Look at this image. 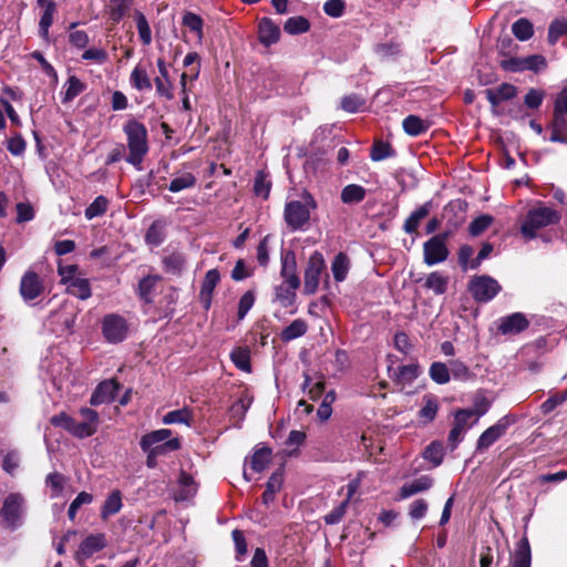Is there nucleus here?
<instances>
[{"mask_svg":"<svg viewBox=\"0 0 567 567\" xmlns=\"http://www.w3.org/2000/svg\"><path fill=\"white\" fill-rule=\"evenodd\" d=\"M505 432V425L502 424H495L487 430H485L476 445V450L483 451L488 449L495 441H497Z\"/></svg>","mask_w":567,"mask_h":567,"instance_id":"22","label":"nucleus"},{"mask_svg":"<svg viewBox=\"0 0 567 567\" xmlns=\"http://www.w3.org/2000/svg\"><path fill=\"white\" fill-rule=\"evenodd\" d=\"M310 28L309 21L303 17H292L289 18L285 25L284 30L289 34H299L307 32Z\"/></svg>","mask_w":567,"mask_h":567,"instance_id":"43","label":"nucleus"},{"mask_svg":"<svg viewBox=\"0 0 567 567\" xmlns=\"http://www.w3.org/2000/svg\"><path fill=\"white\" fill-rule=\"evenodd\" d=\"M85 90L84 83H82L76 76L72 75L66 81V91L64 93L63 102H70Z\"/></svg>","mask_w":567,"mask_h":567,"instance_id":"49","label":"nucleus"},{"mask_svg":"<svg viewBox=\"0 0 567 567\" xmlns=\"http://www.w3.org/2000/svg\"><path fill=\"white\" fill-rule=\"evenodd\" d=\"M430 210L426 205L420 206L405 220L404 230L408 234L416 233L420 221L429 215Z\"/></svg>","mask_w":567,"mask_h":567,"instance_id":"34","label":"nucleus"},{"mask_svg":"<svg viewBox=\"0 0 567 567\" xmlns=\"http://www.w3.org/2000/svg\"><path fill=\"white\" fill-rule=\"evenodd\" d=\"M346 2L344 0H328L323 4V11L327 16L332 18H339L344 13Z\"/></svg>","mask_w":567,"mask_h":567,"instance_id":"61","label":"nucleus"},{"mask_svg":"<svg viewBox=\"0 0 567 567\" xmlns=\"http://www.w3.org/2000/svg\"><path fill=\"white\" fill-rule=\"evenodd\" d=\"M474 416V411L471 409L457 410L454 415L453 426L449 433V442L454 449L462 440V435L470 427L468 420Z\"/></svg>","mask_w":567,"mask_h":567,"instance_id":"10","label":"nucleus"},{"mask_svg":"<svg viewBox=\"0 0 567 567\" xmlns=\"http://www.w3.org/2000/svg\"><path fill=\"white\" fill-rule=\"evenodd\" d=\"M69 292L81 299L86 300L91 297V287L87 279L75 278L70 282Z\"/></svg>","mask_w":567,"mask_h":567,"instance_id":"37","label":"nucleus"},{"mask_svg":"<svg viewBox=\"0 0 567 567\" xmlns=\"http://www.w3.org/2000/svg\"><path fill=\"white\" fill-rule=\"evenodd\" d=\"M493 217L489 215H482L475 218L468 226V231L473 237L482 235L492 224Z\"/></svg>","mask_w":567,"mask_h":567,"instance_id":"51","label":"nucleus"},{"mask_svg":"<svg viewBox=\"0 0 567 567\" xmlns=\"http://www.w3.org/2000/svg\"><path fill=\"white\" fill-rule=\"evenodd\" d=\"M19 291L22 299L29 302L42 295L44 285L37 272L28 270L21 277Z\"/></svg>","mask_w":567,"mask_h":567,"instance_id":"8","label":"nucleus"},{"mask_svg":"<svg viewBox=\"0 0 567 567\" xmlns=\"http://www.w3.org/2000/svg\"><path fill=\"white\" fill-rule=\"evenodd\" d=\"M394 155V151L389 143L375 142L371 148L370 157L374 162L383 161Z\"/></svg>","mask_w":567,"mask_h":567,"instance_id":"48","label":"nucleus"},{"mask_svg":"<svg viewBox=\"0 0 567 567\" xmlns=\"http://www.w3.org/2000/svg\"><path fill=\"white\" fill-rule=\"evenodd\" d=\"M449 367L450 375L452 374L454 379L467 381L472 378L470 369L462 361L452 360L450 361Z\"/></svg>","mask_w":567,"mask_h":567,"instance_id":"52","label":"nucleus"},{"mask_svg":"<svg viewBox=\"0 0 567 567\" xmlns=\"http://www.w3.org/2000/svg\"><path fill=\"white\" fill-rule=\"evenodd\" d=\"M564 114H567V86L558 93L554 103L553 116H555L556 124L563 125Z\"/></svg>","mask_w":567,"mask_h":567,"instance_id":"41","label":"nucleus"},{"mask_svg":"<svg viewBox=\"0 0 567 567\" xmlns=\"http://www.w3.org/2000/svg\"><path fill=\"white\" fill-rule=\"evenodd\" d=\"M136 27L140 38L144 44H150L152 41V32L145 16L141 12L136 14Z\"/></svg>","mask_w":567,"mask_h":567,"instance_id":"57","label":"nucleus"},{"mask_svg":"<svg viewBox=\"0 0 567 567\" xmlns=\"http://www.w3.org/2000/svg\"><path fill=\"white\" fill-rule=\"evenodd\" d=\"M183 24L190 31L196 32L198 38L203 37V19L199 16L187 12L183 18Z\"/></svg>","mask_w":567,"mask_h":567,"instance_id":"59","label":"nucleus"},{"mask_svg":"<svg viewBox=\"0 0 567 567\" xmlns=\"http://www.w3.org/2000/svg\"><path fill=\"white\" fill-rule=\"evenodd\" d=\"M447 282L446 277L435 271L426 277L424 286L436 295H442L446 291Z\"/></svg>","mask_w":567,"mask_h":567,"instance_id":"40","label":"nucleus"},{"mask_svg":"<svg viewBox=\"0 0 567 567\" xmlns=\"http://www.w3.org/2000/svg\"><path fill=\"white\" fill-rule=\"evenodd\" d=\"M105 537L103 534L90 535L80 545L75 558L81 560L87 558L105 547Z\"/></svg>","mask_w":567,"mask_h":567,"instance_id":"14","label":"nucleus"},{"mask_svg":"<svg viewBox=\"0 0 567 567\" xmlns=\"http://www.w3.org/2000/svg\"><path fill=\"white\" fill-rule=\"evenodd\" d=\"M280 275L284 279L282 284L289 285L291 288H299L300 280L297 276L296 256L292 251L282 255Z\"/></svg>","mask_w":567,"mask_h":567,"instance_id":"13","label":"nucleus"},{"mask_svg":"<svg viewBox=\"0 0 567 567\" xmlns=\"http://www.w3.org/2000/svg\"><path fill=\"white\" fill-rule=\"evenodd\" d=\"M230 359L234 364L241 371H250V351L246 347H238L230 353Z\"/></svg>","mask_w":567,"mask_h":567,"instance_id":"35","label":"nucleus"},{"mask_svg":"<svg viewBox=\"0 0 567 567\" xmlns=\"http://www.w3.org/2000/svg\"><path fill=\"white\" fill-rule=\"evenodd\" d=\"M284 483L282 472L277 471L269 477L266 489L261 496L262 503L268 506L275 499L276 494L281 489Z\"/></svg>","mask_w":567,"mask_h":567,"instance_id":"19","label":"nucleus"},{"mask_svg":"<svg viewBox=\"0 0 567 567\" xmlns=\"http://www.w3.org/2000/svg\"><path fill=\"white\" fill-rule=\"evenodd\" d=\"M178 491L175 493L177 502H184L193 498L197 493V484L193 477L185 471H182L178 478Z\"/></svg>","mask_w":567,"mask_h":567,"instance_id":"15","label":"nucleus"},{"mask_svg":"<svg viewBox=\"0 0 567 567\" xmlns=\"http://www.w3.org/2000/svg\"><path fill=\"white\" fill-rule=\"evenodd\" d=\"M424 457L437 466L442 463L444 455V447L441 443L432 442L423 453Z\"/></svg>","mask_w":567,"mask_h":567,"instance_id":"50","label":"nucleus"},{"mask_svg":"<svg viewBox=\"0 0 567 567\" xmlns=\"http://www.w3.org/2000/svg\"><path fill=\"white\" fill-rule=\"evenodd\" d=\"M348 505V501L340 503L334 509L324 516V522L329 525L338 524L344 516Z\"/></svg>","mask_w":567,"mask_h":567,"instance_id":"63","label":"nucleus"},{"mask_svg":"<svg viewBox=\"0 0 567 567\" xmlns=\"http://www.w3.org/2000/svg\"><path fill=\"white\" fill-rule=\"evenodd\" d=\"M559 220L560 214L557 210L538 204L527 212L520 225V233L526 239H534L538 230L556 225Z\"/></svg>","mask_w":567,"mask_h":567,"instance_id":"1","label":"nucleus"},{"mask_svg":"<svg viewBox=\"0 0 567 567\" xmlns=\"http://www.w3.org/2000/svg\"><path fill=\"white\" fill-rule=\"evenodd\" d=\"M126 320L116 313L106 315L102 320V333L111 343L122 342L127 334Z\"/></svg>","mask_w":567,"mask_h":567,"instance_id":"6","label":"nucleus"},{"mask_svg":"<svg viewBox=\"0 0 567 567\" xmlns=\"http://www.w3.org/2000/svg\"><path fill=\"white\" fill-rule=\"evenodd\" d=\"M196 182L197 179L194 174L185 172L172 179L168 189L172 193H178L181 190L194 187Z\"/></svg>","mask_w":567,"mask_h":567,"instance_id":"33","label":"nucleus"},{"mask_svg":"<svg viewBox=\"0 0 567 567\" xmlns=\"http://www.w3.org/2000/svg\"><path fill=\"white\" fill-rule=\"evenodd\" d=\"M96 432L95 429L91 427L85 421L78 422L73 420V425L71 429V434L84 439L93 435Z\"/></svg>","mask_w":567,"mask_h":567,"instance_id":"62","label":"nucleus"},{"mask_svg":"<svg viewBox=\"0 0 567 567\" xmlns=\"http://www.w3.org/2000/svg\"><path fill=\"white\" fill-rule=\"evenodd\" d=\"M166 270L172 274H181L186 265V258L183 254L173 252L164 258Z\"/></svg>","mask_w":567,"mask_h":567,"instance_id":"47","label":"nucleus"},{"mask_svg":"<svg viewBox=\"0 0 567 567\" xmlns=\"http://www.w3.org/2000/svg\"><path fill=\"white\" fill-rule=\"evenodd\" d=\"M430 377L437 384H445L450 381V367L442 362H434L430 367Z\"/></svg>","mask_w":567,"mask_h":567,"instance_id":"42","label":"nucleus"},{"mask_svg":"<svg viewBox=\"0 0 567 567\" xmlns=\"http://www.w3.org/2000/svg\"><path fill=\"white\" fill-rule=\"evenodd\" d=\"M439 410V404L435 398L424 396V405L419 411V417L423 423L432 422Z\"/></svg>","mask_w":567,"mask_h":567,"instance_id":"38","label":"nucleus"},{"mask_svg":"<svg viewBox=\"0 0 567 567\" xmlns=\"http://www.w3.org/2000/svg\"><path fill=\"white\" fill-rule=\"evenodd\" d=\"M131 84L138 91L151 90L152 82L145 69L136 65L130 76Z\"/></svg>","mask_w":567,"mask_h":567,"instance_id":"30","label":"nucleus"},{"mask_svg":"<svg viewBox=\"0 0 567 567\" xmlns=\"http://www.w3.org/2000/svg\"><path fill=\"white\" fill-rule=\"evenodd\" d=\"M171 436V430L161 429L143 435L140 444L143 451H148L154 446L162 445L163 443L172 440Z\"/></svg>","mask_w":567,"mask_h":567,"instance_id":"17","label":"nucleus"},{"mask_svg":"<svg viewBox=\"0 0 567 567\" xmlns=\"http://www.w3.org/2000/svg\"><path fill=\"white\" fill-rule=\"evenodd\" d=\"M55 10H56L55 2H47L45 3V9H43V13H42V17L39 22L40 35L43 39H48V37H49V28L53 23V16H54Z\"/></svg>","mask_w":567,"mask_h":567,"instance_id":"36","label":"nucleus"},{"mask_svg":"<svg viewBox=\"0 0 567 567\" xmlns=\"http://www.w3.org/2000/svg\"><path fill=\"white\" fill-rule=\"evenodd\" d=\"M190 411L187 409H181L171 411L163 417V423L165 424H175V423H185L188 424L190 420Z\"/></svg>","mask_w":567,"mask_h":567,"instance_id":"54","label":"nucleus"},{"mask_svg":"<svg viewBox=\"0 0 567 567\" xmlns=\"http://www.w3.org/2000/svg\"><path fill=\"white\" fill-rule=\"evenodd\" d=\"M280 37V29L270 19L264 18L259 22V41L269 47L276 43Z\"/></svg>","mask_w":567,"mask_h":567,"instance_id":"16","label":"nucleus"},{"mask_svg":"<svg viewBox=\"0 0 567 567\" xmlns=\"http://www.w3.org/2000/svg\"><path fill=\"white\" fill-rule=\"evenodd\" d=\"M92 501H93V496L90 493H87V492L79 493V495L73 499V502L71 503V505L69 507V511H68L69 518L71 520H74L78 509L84 504L92 503Z\"/></svg>","mask_w":567,"mask_h":567,"instance_id":"58","label":"nucleus"},{"mask_svg":"<svg viewBox=\"0 0 567 567\" xmlns=\"http://www.w3.org/2000/svg\"><path fill=\"white\" fill-rule=\"evenodd\" d=\"M433 484V480L429 476H421L419 478H415L409 484H404L400 488V495L402 498L411 497L412 495L427 491Z\"/></svg>","mask_w":567,"mask_h":567,"instance_id":"21","label":"nucleus"},{"mask_svg":"<svg viewBox=\"0 0 567 567\" xmlns=\"http://www.w3.org/2000/svg\"><path fill=\"white\" fill-rule=\"evenodd\" d=\"M118 388L120 385L115 380H105L101 382L93 391L90 403L96 406L112 402Z\"/></svg>","mask_w":567,"mask_h":567,"instance_id":"12","label":"nucleus"},{"mask_svg":"<svg viewBox=\"0 0 567 567\" xmlns=\"http://www.w3.org/2000/svg\"><path fill=\"white\" fill-rule=\"evenodd\" d=\"M512 32L519 41H527L534 34V27L528 19L520 18L513 23Z\"/></svg>","mask_w":567,"mask_h":567,"instance_id":"31","label":"nucleus"},{"mask_svg":"<svg viewBox=\"0 0 567 567\" xmlns=\"http://www.w3.org/2000/svg\"><path fill=\"white\" fill-rule=\"evenodd\" d=\"M181 446L178 439L169 440L162 445L154 446L153 449L146 451L148 453L146 465L148 467L155 466V458L157 455L165 453L166 451H176Z\"/></svg>","mask_w":567,"mask_h":567,"instance_id":"27","label":"nucleus"},{"mask_svg":"<svg viewBox=\"0 0 567 567\" xmlns=\"http://www.w3.org/2000/svg\"><path fill=\"white\" fill-rule=\"evenodd\" d=\"M565 34H567V21L555 20L549 25L548 42L555 44L557 40Z\"/></svg>","mask_w":567,"mask_h":567,"instance_id":"55","label":"nucleus"},{"mask_svg":"<svg viewBox=\"0 0 567 567\" xmlns=\"http://www.w3.org/2000/svg\"><path fill=\"white\" fill-rule=\"evenodd\" d=\"M419 375V365L417 364H406L401 365L395 372L396 381L402 384H408L413 382Z\"/></svg>","mask_w":567,"mask_h":567,"instance_id":"45","label":"nucleus"},{"mask_svg":"<svg viewBox=\"0 0 567 567\" xmlns=\"http://www.w3.org/2000/svg\"><path fill=\"white\" fill-rule=\"evenodd\" d=\"M501 289L499 284L487 276L476 277L471 281L470 290L475 300L486 302L494 298Z\"/></svg>","mask_w":567,"mask_h":567,"instance_id":"7","label":"nucleus"},{"mask_svg":"<svg viewBox=\"0 0 567 567\" xmlns=\"http://www.w3.org/2000/svg\"><path fill=\"white\" fill-rule=\"evenodd\" d=\"M65 481L66 480H65L64 475H62V474H60L58 472L50 473L47 476L45 484L51 489V497L52 498H55V497L60 496V494L62 493V491L64 488Z\"/></svg>","mask_w":567,"mask_h":567,"instance_id":"46","label":"nucleus"},{"mask_svg":"<svg viewBox=\"0 0 567 567\" xmlns=\"http://www.w3.org/2000/svg\"><path fill=\"white\" fill-rule=\"evenodd\" d=\"M365 197V189L357 184L347 185L341 192V200L344 204L360 203Z\"/></svg>","mask_w":567,"mask_h":567,"instance_id":"29","label":"nucleus"},{"mask_svg":"<svg viewBox=\"0 0 567 567\" xmlns=\"http://www.w3.org/2000/svg\"><path fill=\"white\" fill-rule=\"evenodd\" d=\"M219 279H220L219 272L216 269H210L205 275L199 295H200L202 301L205 302L206 308H208L210 305L212 293H213L216 285L218 284Z\"/></svg>","mask_w":567,"mask_h":567,"instance_id":"20","label":"nucleus"},{"mask_svg":"<svg viewBox=\"0 0 567 567\" xmlns=\"http://www.w3.org/2000/svg\"><path fill=\"white\" fill-rule=\"evenodd\" d=\"M122 508V496L120 491H113L105 499L102 509V519H107L110 516L115 515Z\"/></svg>","mask_w":567,"mask_h":567,"instance_id":"25","label":"nucleus"},{"mask_svg":"<svg viewBox=\"0 0 567 567\" xmlns=\"http://www.w3.org/2000/svg\"><path fill=\"white\" fill-rule=\"evenodd\" d=\"M364 105V100L357 94H349L342 97L341 107L346 112H358Z\"/></svg>","mask_w":567,"mask_h":567,"instance_id":"56","label":"nucleus"},{"mask_svg":"<svg viewBox=\"0 0 567 567\" xmlns=\"http://www.w3.org/2000/svg\"><path fill=\"white\" fill-rule=\"evenodd\" d=\"M544 92L537 89H530L524 97V103L530 109H538L544 100Z\"/></svg>","mask_w":567,"mask_h":567,"instance_id":"64","label":"nucleus"},{"mask_svg":"<svg viewBox=\"0 0 567 567\" xmlns=\"http://www.w3.org/2000/svg\"><path fill=\"white\" fill-rule=\"evenodd\" d=\"M25 497L21 493H10L0 507V523L3 528L16 530L23 524Z\"/></svg>","mask_w":567,"mask_h":567,"instance_id":"3","label":"nucleus"},{"mask_svg":"<svg viewBox=\"0 0 567 567\" xmlns=\"http://www.w3.org/2000/svg\"><path fill=\"white\" fill-rule=\"evenodd\" d=\"M403 130L411 136H417L426 132L430 127V121L423 120L416 115H409L403 120Z\"/></svg>","mask_w":567,"mask_h":567,"instance_id":"23","label":"nucleus"},{"mask_svg":"<svg viewBox=\"0 0 567 567\" xmlns=\"http://www.w3.org/2000/svg\"><path fill=\"white\" fill-rule=\"evenodd\" d=\"M449 254L447 246L437 237H431L423 244V260L429 266L445 261Z\"/></svg>","mask_w":567,"mask_h":567,"instance_id":"9","label":"nucleus"},{"mask_svg":"<svg viewBox=\"0 0 567 567\" xmlns=\"http://www.w3.org/2000/svg\"><path fill=\"white\" fill-rule=\"evenodd\" d=\"M272 456L271 449L267 446H261L257 449L250 460V467L252 471L260 473L262 472L267 465L270 463Z\"/></svg>","mask_w":567,"mask_h":567,"instance_id":"24","label":"nucleus"},{"mask_svg":"<svg viewBox=\"0 0 567 567\" xmlns=\"http://www.w3.org/2000/svg\"><path fill=\"white\" fill-rule=\"evenodd\" d=\"M298 288H291V286L281 284L275 288V298L284 307H290L296 300V290Z\"/></svg>","mask_w":567,"mask_h":567,"instance_id":"28","label":"nucleus"},{"mask_svg":"<svg viewBox=\"0 0 567 567\" xmlns=\"http://www.w3.org/2000/svg\"><path fill=\"white\" fill-rule=\"evenodd\" d=\"M532 553L528 539L522 538L512 559V567H530Z\"/></svg>","mask_w":567,"mask_h":567,"instance_id":"18","label":"nucleus"},{"mask_svg":"<svg viewBox=\"0 0 567 567\" xmlns=\"http://www.w3.org/2000/svg\"><path fill=\"white\" fill-rule=\"evenodd\" d=\"M326 383L323 380H319L315 383L311 382V378L308 374H305V381L302 384L303 389H308V395L311 400H318L323 391H324Z\"/></svg>","mask_w":567,"mask_h":567,"instance_id":"53","label":"nucleus"},{"mask_svg":"<svg viewBox=\"0 0 567 567\" xmlns=\"http://www.w3.org/2000/svg\"><path fill=\"white\" fill-rule=\"evenodd\" d=\"M326 268L324 258L321 252L315 251L308 260V266L305 271L303 292L306 295H313L319 286L320 276Z\"/></svg>","mask_w":567,"mask_h":567,"instance_id":"5","label":"nucleus"},{"mask_svg":"<svg viewBox=\"0 0 567 567\" xmlns=\"http://www.w3.org/2000/svg\"><path fill=\"white\" fill-rule=\"evenodd\" d=\"M124 133L127 136V146L130 150L126 161L137 166L143 162L148 151L147 130L144 124L136 120H131L124 125Z\"/></svg>","mask_w":567,"mask_h":567,"instance_id":"2","label":"nucleus"},{"mask_svg":"<svg viewBox=\"0 0 567 567\" xmlns=\"http://www.w3.org/2000/svg\"><path fill=\"white\" fill-rule=\"evenodd\" d=\"M109 206V200L104 196H97L92 204L85 209L86 219L91 220L95 217L102 216Z\"/></svg>","mask_w":567,"mask_h":567,"instance_id":"44","label":"nucleus"},{"mask_svg":"<svg viewBox=\"0 0 567 567\" xmlns=\"http://www.w3.org/2000/svg\"><path fill=\"white\" fill-rule=\"evenodd\" d=\"M255 303V295L251 290L246 291L238 303V319L243 320Z\"/></svg>","mask_w":567,"mask_h":567,"instance_id":"60","label":"nucleus"},{"mask_svg":"<svg viewBox=\"0 0 567 567\" xmlns=\"http://www.w3.org/2000/svg\"><path fill=\"white\" fill-rule=\"evenodd\" d=\"M307 329L308 326L305 320L296 319L281 331L280 338L282 341L288 342L303 336Z\"/></svg>","mask_w":567,"mask_h":567,"instance_id":"26","label":"nucleus"},{"mask_svg":"<svg viewBox=\"0 0 567 567\" xmlns=\"http://www.w3.org/2000/svg\"><path fill=\"white\" fill-rule=\"evenodd\" d=\"M349 258L346 254L343 252H339L333 261H332V266H331V270H332V274H333V277L337 281H343L348 275V271H349Z\"/></svg>","mask_w":567,"mask_h":567,"instance_id":"32","label":"nucleus"},{"mask_svg":"<svg viewBox=\"0 0 567 567\" xmlns=\"http://www.w3.org/2000/svg\"><path fill=\"white\" fill-rule=\"evenodd\" d=\"M317 208L315 198L308 193L302 194L301 200L288 202L285 206L284 218L292 230L301 229L310 219V212Z\"/></svg>","mask_w":567,"mask_h":567,"instance_id":"4","label":"nucleus"},{"mask_svg":"<svg viewBox=\"0 0 567 567\" xmlns=\"http://www.w3.org/2000/svg\"><path fill=\"white\" fill-rule=\"evenodd\" d=\"M529 327V321L522 312H515L498 320V331L502 334H517Z\"/></svg>","mask_w":567,"mask_h":567,"instance_id":"11","label":"nucleus"},{"mask_svg":"<svg viewBox=\"0 0 567 567\" xmlns=\"http://www.w3.org/2000/svg\"><path fill=\"white\" fill-rule=\"evenodd\" d=\"M563 118V125H558L556 124L555 116H553L549 125L550 142L567 144V114H564Z\"/></svg>","mask_w":567,"mask_h":567,"instance_id":"39","label":"nucleus"}]
</instances>
